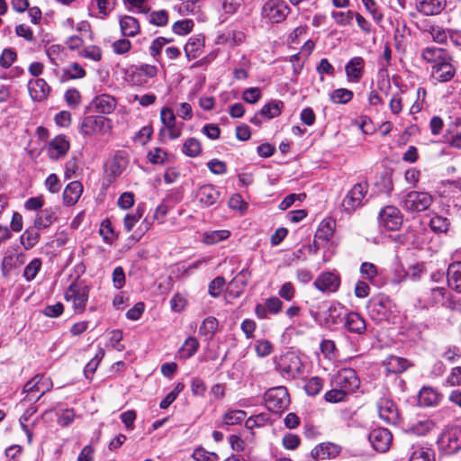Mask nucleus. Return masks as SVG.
I'll list each match as a JSON object with an SVG mask.
<instances>
[{
	"label": "nucleus",
	"mask_w": 461,
	"mask_h": 461,
	"mask_svg": "<svg viewBox=\"0 0 461 461\" xmlns=\"http://www.w3.org/2000/svg\"><path fill=\"white\" fill-rule=\"evenodd\" d=\"M323 387V380L318 376H313L306 383L304 389L308 395H317Z\"/></svg>",
	"instance_id": "obj_52"
},
{
	"label": "nucleus",
	"mask_w": 461,
	"mask_h": 461,
	"mask_svg": "<svg viewBox=\"0 0 461 461\" xmlns=\"http://www.w3.org/2000/svg\"><path fill=\"white\" fill-rule=\"evenodd\" d=\"M16 58L17 54L13 49H5L0 56V66L4 68H9Z\"/></svg>",
	"instance_id": "obj_57"
},
{
	"label": "nucleus",
	"mask_w": 461,
	"mask_h": 461,
	"mask_svg": "<svg viewBox=\"0 0 461 461\" xmlns=\"http://www.w3.org/2000/svg\"><path fill=\"white\" fill-rule=\"evenodd\" d=\"M268 422V417L265 413L251 416L245 421V427L248 429H253L254 428H260L265 426Z\"/></svg>",
	"instance_id": "obj_54"
},
{
	"label": "nucleus",
	"mask_w": 461,
	"mask_h": 461,
	"mask_svg": "<svg viewBox=\"0 0 461 461\" xmlns=\"http://www.w3.org/2000/svg\"><path fill=\"white\" fill-rule=\"evenodd\" d=\"M365 60L362 57H353L345 66L348 81L357 83L363 77Z\"/></svg>",
	"instance_id": "obj_22"
},
{
	"label": "nucleus",
	"mask_w": 461,
	"mask_h": 461,
	"mask_svg": "<svg viewBox=\"0 0 461 461\" xmlns=\"http://www.w3.org/2000/svg\"><path fill=\"white\" fill-rule=\"evenodd\" d=\"M448 291L445 287L433 286L423 294L422 302L424 308H431L437 304H441L448 296Z\"/></svg>",
	"instance_id": "obj_20"
},
{
	"label": "nucleus",
	"mask_w": 461,
	"mask_h": 461,
	"mask_svg": "<svg viewBox=\"0 0 461 461\" xmlns=\"http://www.w3.org/2000/svg\"><path fill=\"white\" fill-rule=\"evenodd\" d=\"M78 56L80 58L87 59L95 62H98L102 59V50L95 45H89L83 48L79 52Z\"/></svg>",
	"instance_id": "obj_48"
},
{
	"label": "nucleus",
	"mask_w": 461,
	"mask_h": 461,
	"mask_svg": "<svg viewBox=\"0 0 461 461\" xmlns=\"http://www.w3.org/2000/svg\"><path fill=\"white\" fill-rule=\"evenodd\" d=\"M160 121L163 124L159 131L160 137L167 134L169 139L176 140L181 136L182 129L176 125V115L172 109L163 107L160 111Z\"/></svg>",
	"instance_id": "obj_10"
},
{
	"label": "nucleus",
	"mask_w": 461,
	"mask_h": 461,
	"mask_svg": "<svg viewBox=\"0 0 461 461\" xmlns=\"http://www.w3.org/2000/svg\"><path fill=\"white\" fill-rule=\"evenodd\" d=\"M225 279L221 276L215 277L210 282L208 291L212 297H218L223 290Z\"/></svg>",
	"instance_id": "obj_62"
},
{
	"label": "nucleus",
	"mask_w": 461,
	"mask_h": 461,
	"mask_svg": "<svg viewBox=\"0 0 461 461\" xmlns=\"http://www.w3.org/2000/svg\"><path fill=\"white\" fill-rule=\"evenodd\" d=\"M92 104L96 112L103 114H110L116 108L117 102L110 95H100L94 98Z\"/></svg>",
	"instance_id": "obj_28"
},
{
	"label": "nucleus",
	"mask_w": 461,
	"mask_h": 461,
	"mask_svg": "<svg viewBox=\"0 0 461 461\" xmlns=\"http://www.w3.org/2000/svg\"><path fill=\"white\" fill-rule=\"evenodd\" d=\"M218 325V320L215 317L209 316L203 321L199 328V333L207 339H211L216 332Z\"/></svg>",
	"instance_id": "obj_38"
},
{
	"label": "nucleus",
	"mask_w": 461,
	"mask_h": 461,
	"mask_svg": "<svg viewBox=\"0 0 461 461\" xmlns=\"http://www.w3.org/2000/svg\"><path fill=\"white\" fill-rule=\"evenodd\" d=\"M438 447L447 455L461 449V428L451 427L441 433L438 438Z\"/></svg>",
	"instance_id": "obj_6"
},
{
	"label": "nucleus",
	"mask_w": 461,
	"mask_h": 461,
	"mask_svg": "<svg viewBox=\"0 0 461 461\" xmlns=\"http://www.w3.org/2000/svg\"><path fill=\"white\" fill-rule=\"evenodd\" d=\"M203 44L204 41L203 38L199 36L191 37L184 48L186 58L189 60L197 58L202 52Z\"/></svg>",
	"instance_id": "obj_35"
},
{
	"label": "nucleus",
	"mask_w": 461,
	"mask_h": 461,
	"mask_svg": "<svg viewBox=\"0 0 461 461\" xmlns=\"http://www.w3.org/2000/svg\"><path fill=\"white\" fill-rule=\"evenodd\" d=\"M64 98L68 106L76 108L80 104L81 95L76 88H70L66 91Z\"/></svg>",
	"instance_id": "obj_63"
},
{
	"label": "nucleus",
	"mask_w": 461,
	"mask_h": 461,
	"mask_svg": "<svg viewBox=\"0 0 461 461\" xmlns=\"http://www.w3.org/2000/svg\"><path fill=\"white\" fill-rule=\"evenodd\" d=\"M313 285L323 293H333L339 289L340 278L332 272H323L315 279Z\"/></svg>",
	"instance_id": "obj_18"
},
{
	"label": "nucleus",
	"mask_w": 461,
	"mask_h": 461,
	"mask_svg": "<svg viewBox=\"0 0 461 461\" xmlns=\"http://www.w3.org/2000/svg\"><path fill=\"white\" fill-rule=\"evenodd\" d=\"M346 395L347 393L343 390H341L339 387H336L332 390L328 391L324 395V399L328 402L337 403L342 402L345 399Z\"/></svg>",
	"instance_id": "obj_61"
},
{
	"label": "nucleus",
	"mask_w": 461,
	"mask_h": 461,
	"mask_svg": "<svg viewBox=\"0 0 461 461\" xmlns=\"http://www.w3.org/2000/svg\"><path fill=\"white\" fill-rule=\"evenodd\" d=\"M428 32L431 35L434 41L438 43H444L447 39V32L442 27L437 25H430Z\"/></svg>",
	"instance_id": "obj_58"
},
{
	"label": "nucleus",
	"mask_w": 461,
	"mask_h": 461,
	"mask_svg": "<svg viewBox=\"0 0 461 461\" xmlns=\"http://www.w3.org/2000/svg\"><path fill=\"white\" fill-rule=\"evenodd\" d=\"M52 382L49 377H44L42 375H36L24 384L23 393H30L40 392V396L35 400V402H37L44 393L52 388Z\"/></svg>",
	"instance_id": "obj_19"
},
{
	"label": "nucleus",
	"mask_w": 461,
	"mask_h": 461,
	"mask_svg": "<svg viewBox=\"0 0 461 461\" xmlns=\"http://www.w3.org/2000/svg\"><path fill=\"white\" fill-rule=\"evenodd\" d=\"M112 129L110 119L101 115L86 116L80 123V133L84 136L105 134Z\"/></svg>",
	"instance_id": "obj_4"
},
{
	"label": "nucleus",
	"mask_w": 461,
	"mask_h": 461,
	"mask_svg": "<svg viewBox=\"0 0 461 461\" xmlns=\"http://www.w3.org/2000/svg\"><path fill=\"white\" fill-rule=\"evenodd\" d=\"M119 24L121 32L124 37H135L140 33V23L133 16L124 15L121 17Z\"/></svg>",
	"instance_id": "obj_31"
},
{
	"label": "nucleus",
	"mask_w": 461,
	"mask_h": 461,
	"mask_svg": "<svg viewBox=\"0 0 461 461\" xmlns=\"http://www.w3.org/2000/svg\"><path fill=\"white\" fill-rule=\"evenodd\" d=\"M446 0H416L415 5L418 12L424 15H436L446 7Z\"/></svg>",
	"instance_id": "obj_24"
},
{
	"label": "nucleus",
	"mask_w": 461,
	"mask_h": 461,
	"mask_svg": "<svg viewBox=\"0 0 461 461\" xmlns=\"http://www.w3.org/2000/svg\"><path fill=\"white\" fill-rule=\"evenodd\" d=\"M369 185L366 181H361L355 184L347 193L342 200L343 211L351 214L358 208L362 207L366 200Z\"/></svg>",
	"instance_id": "obj_1"
},
{
	"label": "nucleus",
	"mask_w": 461,
	"mask_h": 461,
	"mask_svg": "<svg viewBox=\"0 0 461 461\" xmlns=\"http://www.w3.org/2000/svg\"><path fill=\"white\" fill-rule=\"evenodd\" d=\"M193 27L194 22L190 19H185L176 22L172 26V30L176 34L185 35L192 31Z\"/></svg>",
	"instance_id": "obj_55"
},
{
	"label": "nucleus",
	"mask_w": 461,
	"mask_h": 461,
	"mask_svg": "<svg viewBox=\"0 0 461 461\" xmlns=\"http://www.w3.org/2000/svg\"><path fill=\"white\" fill-rule=\"evenodd\" d=\"M446 138L450 146L461 149V122L449 130Z\"/></svg>",
	"instance_id": "obj_53"
},
{
	"label": "nucleus",
	"mask_w": 461,
	"mask_h": 461,
	"mask_svg": "<svg viewBox=\"0 0 461 461\" xmlns=\"http://www.w3.org/2000/svg\"><path fill=\"white\" fill-rule=\"evenodd\" d=\"M456 74L455 67L447 59L431 66L430 80L433 84L450 81Z\"/></svg>",
	"instance_id": "obj_12"
},
{
	"label": "nucleus",
	"mask_w": 461,
	"mask_h": 461,
	"mask_svg": "<svg viewBox=\"0 0 461 461\" xmlns=\"http://www.w3.org/2000/svg\"><path fill=\"white\" fill-rule=\"evenodd\" d=\"M85 68L77 62L71 63L63 69V79H79L86 77Z\"/></svg>",
	"instance_id": "obj_43"
},
{
	"label": "nucleus",
	"mask_w": 461,
	"mask_h": 461,
	"mask_svg": "<svg viewBox=\"0 0 461 461\" xmlns=\"http://www.w3.org/2000/svg\"><path fill=\"white\" fill-rule=\"evenodd\" d=\"M447 282L451 289L461 294V261H455L448 266Z\"/></svg>",
	"instance_id": "obj_27"
},
{
	"label": "nucleus",
	"mask_w": 461,
	"mask_h": 461,
	"mask_svg": "<svg viewBox=\"0 0 461 461\" xmlns=\"http://www.w3.org/2000/svg\"><path fill=\"white\" fill-rule=\"evenodd\" d=\"M143 209L138 207L136 212L133 213H129L124 217V228L127 231H131L137 221L142 217Z\"/></svg>",
	"instance_id": "obj_56"
},
{
	"label": "nucleus",
	"mask_w": 461,
	"mask_h": 461,
	"mask_svg": "<svg viewBox=\"0 0 461 461\" xmlns=\"http://www.w3.org/2000/svg\"><path fill=\"white\" fill-rule=\"evenodd\" d=\"M380 225L384 229L394 231L400 229L402 216L399 209L394 206H386L379 213Z\"/></svg>",
	"instance_id": "obj_14"
},
{
	"label": "nucleus",
	"mask_w": 461,
	"mask_h": 461,
	"mask_svg": "<svg viewBox=\"0 0 461 461\" xmlns=\"http://www.w3.org/2000/svg\"><path fill=\"white\" fill-rule=\"evenodd\" d=\"M429 227L435 233H447L450 227V221L447 217L434 214L430 218Z\"/></svg>",
	"instance_id": "obj_40"
},
{
	"label": "nucleus",
	"mask_w": 461,
	"mask_h": 461,
	"mask_svg": "<svg viewBox=\"0 0 461 461\" xmlns=\"http://www.w3.org/2000/svg\"><path fill=\"white\" fill-rule=\"evenodd\" d=\"M444 55L445 51L443 49L435 47H427L421 53L422 59L429 63H432V65L439 62V60H444L446 59Z\"/></svg>",
	"instance_id": "obj_42"
},
{
	"label": "nucleus",
	"mask_w": 461,
	"mask_h": 461,
	"mask_svg": "<svg viewBox=\"0 0 461 461\" xmlns=\"http://www.w3.org/2000/svg\"><path fill=\"white\" fill-rule=\"evenodd\" d=\"M284 107V103L282 101H273L265 104L260 110V114L264 116L267 120L273 119L278 116L281 113V111Z\"/></svg>",
	"instance_id": "obj_41"
},
{
	"label": "nucleus",
	"mask_w": 461,
	"mask_h": 461,
	"mask_svg": "<svg viewBox=\"0 0 461 461\" xmlns=\"http://www.w3.org/2000/svg\"><path fill=\"white\" fill-rule=\"evenodd\" d=\"M41 267V260L40 258L32 259L24 268L23 277L27 281L33 280Z\"/></svg>",
	"instance_id": "obj_51"
},
{
	"label": "nucleus",
	"mask_w": 461,
	"mask_h": 461,
	"mask_svg": "<svg viewBox=\"0 0 461 461\" xmlns=\"http://www.w3.org/2000/svg\"><path fill=\"white\" fill-rule=\"evenodd\" d=\"M182 151L185 155L194 158L201 154V142L195 138H188L183 144Z\"/></svg>",
	"instance_id": "obj_45"
},
{
	"label": "nucleus",
	"mask_w": 461,
	"mask_h": 461,
	"mask_svg": "<svg viewBox=\"0 0 461 461\" xmlns=\"http://www.w3.org/2000/svg\"><path fill=\"white\" fill-rule=\"evenodd\" d=\"M344 326L349 332L357 335H362L366 330V321L356 312H350L346 315Z\"/></svg>",
	"instance_id": "obj_26"
},
{
	"label": "nucleus",
	"mask_w": 461,
	"mask_h": 461,
	"mask_svg": "<svg viewBox=\"0 0 461 461\" xmlns=\"http://www.w3.org/2000/svg\"><path fill=\"white\" fill-rule=\"evenodd\" d=\"M340 452V447L333 443H322L312 450V456L315 459L334 458Z\"/></svg>",
	"instance_id": "obj_30"
},
{
	"label": "nucleus",
	"mask_w": 461,
	"mask_h": 461,
	"mask_svg": "<svg viewBox=\"0 0 461 461\" xmlns=\"http://www.w3.org/2000/svg\"><path fill=\"white\" fill-rule=\"evenodd\" d=\"M353 92L347 88H339L331 92L330 100L334 104H347L353 98Z\"/></svg>",
	"instance_id": "obj_49"
},
{
	"label": "nucleus",
	"mask_w": 461,
	"mask_h": 461,
	"mask_svg": "<svg viewBox=\"0 0 461 461\" xmlns=\"http://www.w3.org/2000/svg\"><path fill=\"white\" fill-rule=\"evenodd\" d=\"M433 200L429 192L411 191L404 195L402 206L407 212H420L428 210Z\"/></svg>",
	"instance_id": "obj_2"
},
{
	"label": "nucleus",
	"mask_w": 461,
	"mask_h": 461,
	"mask_svg": "<svg viewBox=\"0 0 461 461\" xmlns=\"http://www.w3.org/2000/svg\"><path fill=\"white\" fill-rule=\"evenodd\" d=\"M335 226L336 222L332 219H324L321 221L314 235V244H316L318 240L329 241L333 236Z\"/></svg>",
	"instance_id": "obj_32"
},
{
	"label": "nucleus",
	"mask_w": 461,
	"mask_h": 461,
	"mask_svg": "<svg viewBox=\"0 0 461 461\" xmlns=\"http://www.w3.org/2000/svg\"><path fill=\"white\" fill-rule=\"evenodd\" d=\"M368 440L374 449L379 452H386L393 440L392 433L384 428H375L368 435Z\"/></svg>",
	"instance_id": "obj_15"
},
{
	"label": "nucleus",
	"mask_w": 461,
	"mask_h": 461,
	"mask_svg": "<svg viewBox=\"0 0 461 461\" xmlns=\"http://www.w3.org/2000/svg\"><path fill=\"white\" fill-rule=\"evenodd\" d=\"M392 301L386 296L372 298L367 304V312L371 319L381 321L388 317Z\"/></svg>",
	"instance_id": "obj_11"
},
{
	"label": "nucleus",
	"mask_w": 461,
	"mask_h": 461,
	"mask_svg": "<svg viewBox=\"0 0 461 461\" xmlns=\"http://www.w3.org/2000/svg\"><path fill=\"white\" fill-rule=\"evenodd\" d=\"M440 394L432 387H423L419 393V402L422 406H433L439 401Z\"/></svg>",
	"instance_id": "obj_36"
},
{
	"label": "nucleus",
	"mask_w": 461,
	"mask_h": 461,
	"mask_svg": "<svg viewBox=\"0 0 461 461\" xmlns=\"http://www.w3.org/2000/svg\"><path fill=\"white\" fill-rule=\"evenodd\" d=\"M384 365L388 372L398 374L404 372L410 366V362L404 357L392 355L385 358Z\"/></svg>",
	"instance_id": "obj_33"
},
{
	"label": "nucleus",
	"mask_w": 461,
	"mask_h": 461,
	"mask_svg": "<svg viewBox=\"0 0 461 461\" xmlns=\"http://www.w3.org/2000/svg\"><path fill=\"white\" fill-rule=\"evenodd\" d=\"M436 424L429 418H422L412 422H409L405 428V432L416 436H425L432 429Z\"/></svg>",
	"instance_id": "obj_25"
},
{
	"label": "nucleus",
	"mask_w": 461,
	"mask_h": 461,
	"mask_svg": "<svg viewBox=\"0 0 461 461\" xmlns=\"http://www.w3.org/2000/svg\"><path fill=\"white\" fill-rule=\"evenodd\" d=\"M265 402L267 408L273 412H282L289 403L290 398L288 392L284 386H277L268 389L265 393Z\"/></svg>",
	"instance_id": "obj_5"
},
{
	"label": "nucleus",
	"mask_w": 461,
	"mask_h": 461,
	"mask_svg": "<svg viewBox=\"0 0 461 461\" xmlns=\"http://www.w3.org/2000/svg\"><path fill=\"white\" fill-rule=\"evenodd\" d=\"M199 345V341L195 338H187L180 348L181 357L185 359L191 357L197 351Z\"/></svg>",
	"instance_id": "obj_47"
},
{
	"label": "nucleus",
	"mask_w": 461,
	"mask_h": 461,
	"mask_svg": "<svg viewBox=\"0 0 461 461\" xmlns=\"http://www.w3.org/2000/svg\"><path fill=\"white\" fill-rule=\"evenodd\" d=\"M167 157V153L160 148L150 149L148 153V158L152 164H163Z\"/></svg>",
	"instance_id": "obj_60"
},
{
	"label": "nucleus",
	"mask_w": 461,
	"mask_h": 461,
	"mask_svg": "<svg viewBox=\"0 0 461 461\" xmlns=\"http://www.w3.org/2000/svg\"><path fill=\"white\" fill-rule=\"evenodd\" d=\"M355 13L352 11L347 12H336L333 11L331 13V17L335 21V23L339 26H348L352 23V20L354 18Z\"/></svg>",
	"instance_id": "obj_50"
},
{
	"label": "nucleus",
	"mask_w": 461,
	"mask_h": 461,
	"mask_svg": "<svg viewBox=\"0 0 461 461\" xmlns=\"http://www.w3.org/2000/svg\"><path fill=\"white\" fill-rule=\"evenodd\" d=\"M70 149V142L63 134L54 137L47 145L46 151L51 160H59L64 158Z\"/></svg>",
	"instance_id": "obj_13"
},
{
	"label": "nucleus",
	"mask_w": 461,
	"mask_h": 461,
	"mask_svg": "<svg viewBox=\"0 0 461 461\" xmlns=\"http://www.w3.org/2000/svg\"><path fill=\"white\" fill-rule=\"evenodd\" d=\"M230 236V231L228 230L206 231L203 234V242L206 245H214L227 240Z\"/></svg>",
	"instance_id": "obj_39"
},
{
	"label": "nucleus",
	"mask_w": 461,
	"mask_h": 461,
	"mask_svg": "<svg viewBox=\"0 0 461 461\" xmlns=\"http://www.w3.org/2000/svg\"><path fill=\"white\" fill-rule=\"evenodd\" d=\"M28 90L33 101L41 102L48 97L50 87L44 79L37 78L28 82Z\"/></svg>",
	"instance_id": "obj_21"
},
{
	"label": "nucleus",
	"mask_w": 461,
	"mask_h": 461,
	"mask_svg": "<svg viewBox=\"0 0 461 461\" xmlns=\"http://www.w3.org/2000/svg\"><path fill=\"white\" fill-rule=\"evenodd\" d=\"M256 353L258 357H264L269 356L273 351V345L269 340H258L255 346Z\"/></svg>",
	"instance_id": "obj_59"
},
{
	"label": "nucleus",
	"mask_w": 461,
	"mask_h": 461,
	"mask_svg": "<svg viewBox=\"0 0 461 461\" xmlns=\"http://www.w3.org/2000/svg\"><path fill=\"white\" fill-rule=\"evenodd\" d=\"M40 240V233L38 229L30 228L27 229L21 236V243L23 245L25 249L33 248Z\"/></svg>",
	"instance_id": "obj_46"
},
{
	"label": "nucleus",
	"mask_w": 461,
	"mask_h": 461,
	"mask_svg": "<svg viewBox=\"0 0 461 461\" xmlns=\"http://www.w3.org/2000/svg\"><path fill=\"white\" fill-rule=\"evenodd\" d=\"M196 198L201 206L206 208L220 203L221 193L212 185H203L197 189Z\"/></svg>",
	"instance_id": "obj_17"
},
{
	"label": "nucleus",
	"mask_w": 461,
	"mask_h": 461,
	"mask_svg": "<svg viewBox=\"0 0 461 461\" xmlns=\"http://www.w3.org/2000/svg\"><path fill=\"white\" fill-rule=\"evenodd\" d=\"M290 12L284 0H267L262 7V15L271 23L283 22Z\"/></svg>",
	"instance_id": "obj_7"
},
{
	"label": "nucleus",
	"mask_w": 461,
	"mask_h": 461,
	"mask_svg": "<svg viewBox=\"0 0 461 461\" xmlns=\"http://www.w3.org/2000/svg\"><path fill=\"white\" fill-rule=\"evenodd\" d=\"M83 193V185L79 181L70 182L64 189L63 202L67 206L76 204Z\"/></svg>",
	"instance_id": "obj_29"
},
{
	"label": "nucleus",
	"mask_w": 461,
	"mask_h": 461,
	"mask_svg": "<svg viewBox=\"0 0 461 461\" xmlns=\"http://www.w3.org/2000/svg\"><path fill=\"white\" fill-rule=\"evenodd\" d=\"M409 461H435L433 450L421 445H411Z\"/></svg>",
	"instance_id": "obj_34"
},
{
	"label": "nucleus",
	"mask_w": 461,
	"mask_h": 461,
	"mask_svg": "<svg viewBox=\"0 0 461 461\" xmlns=\"http://www.w3.org/2000/svg\"><path fill=\"white\" fill-rule=\"evenodd\" d=\"M378 414L388 424H396L400 419L396 404L388 398H380L377 402Z\"/></svg>",
	"instance_id": "obj_16"
},
{
	"label": "nucleus",
	"mask_w": 461,
	"mask_h": 461,
	"mask_svg": "<svg viewBox=\"0 0 461 461\" xmlns=\"http://www.w3.org/2000/svg\"><path fill=\"white\" fill-rule=\"evenodd\" d=\"M89 291V286L83 281H75L67 289L65 298L72 303L76 312H83L88 301Z\"/></svg>",
	"instance_id": "obj_3"
},
{
	"label": "nucleus",
	"mask_w": 461,
	"mask_h": 461,
	"mask_svg": "<svg viewBox=\"0 0 461 461\" xmlns=\"http://www.w3.org/2000/svg\"><path fill=\"white\" fill-rule=\"evenodd\" d=\"M193 457L196 461H217L218 456L215 453L208 452L205 449L199 447L193 453Z\"/></svg>",
	"instance_id": "obj_64"
},
{
	"label": "nucleus",
	"mask_w": 461,
	"mask_h": 461,
	"mask_svg": "<svg viewBox=\"0 0 461 461\" xmlns=\"http://www.w3.org/2000/svg\"><path fill=\"white\" fill-rule=\"evenodd\" d=\"M247 413L242 410H229L222 415V425L233 426L246 420Z\"/></svg>",
	"instance_id": "obj_37"
},
{
	"label": "nucleus",
	"mask_w": 461,
	"mask_h": 461,
	"mask_svg": "<svg viewBox=\"0 0 461 461\" xmlns=\"http://www.w3.org/2000/svg\"><path fill=\"white\" fill-rule=\"evenodd\" d=\"M360 274L366 279H367L371 284L375 285H378V269L377 267L370 262H364L360 266Z\"/></svg>",
	"instance_id": "obj_44"
},
{
	"label": "nucleus",
	"mask_w": 461,
	"mask_h": 461,
	"mask_svg": "<svg viewBox=\"0 0 461 461\" xmlns=\"http://www.w3.org/2000/svg\"><path fill=\"white\" fill-rule=\"evenodd\" d=\"M332 384L348 394L358 388L360 381L354 369L343 368L334 375Z\"/></svg>",
	"instance_id": "obj_9"
},
{
	"label": "nucleus",
	"mask_w": 461,
	"mask_h": 461,
	"mask_svg": "<svg viewBox=\"0 0 461 461\" xmlns=\"http://www.w3.org/2000/svg\"><path fill=\"white\" fill-rule=\"evenodd\" d=\"M158 68L149 64L131 67L128 72V81L137 86L146 85L149 79L156 77Z\"/></svg>",
	"instance_id": "obj_8"
},
{
	"label": "nucleus",
	"mask_w": 461,
	"mask_h": 461,
	"mask_svg": "<svg viewBox=\"0 0 461 461\" xmlns=\"http://www.w3.org/2000/svg\"><path fill=\"white\" fill-rule=\"evenodd\" d=\"M58 207H50L37 212L33 225L35 229L43 230L49 228L58 220Z\"/></svg>",
	"instance_id": "obj_23"
}]
</instances>
